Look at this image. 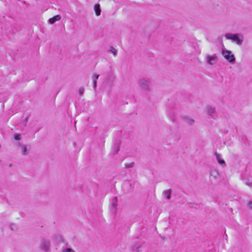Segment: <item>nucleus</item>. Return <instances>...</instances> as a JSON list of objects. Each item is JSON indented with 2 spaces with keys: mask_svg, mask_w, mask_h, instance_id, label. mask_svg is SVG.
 <instances>
[{
  "mask_svg": "<svg viewBox=\"0 0 252 252\" xmlns=\"http://www.w3.org/2000/svg\"><path fill=\"white\" fill-rule=\"evenodd\" d=\"M227 39H231L235 42L238 45H241L243 41V37L242 35L238 33H227L225 35Z\"/></svg>",
  "mask_w": 252,
  "mask_h": 252,
  "instance_id": "f257e3e1",
  "label": "nucleus"
},
{
  "mask_svg": "<svg viewBox=\"0 0 252 252\" xmlns=\"http://www.w3.org/2000/svg\"><path fill=\"white\" fill-rule=\"evenodd\" d=\"M211 174L212 176H214L215 177H216L218 175V173L216 170L212 171Z\"/></svg>",
  "mask_w": 252,
  "mask_h": 252,
  "instance_id": "a211bd4d",
  "label": "nucleus"
},
{
  "mask_svg": "<svg viewBox=\"0 0 252 252\" xmlns=\"http://www.w3.org/2000/svg\"><path fill=\"white\" fill-rule=\"evenodd\" d=\"M215 156L218 162L220 165H222L223 166H225L226 165L225 162L223 159L221 158L220 156L217 153H215Z\"/></svg>",
  "mask_w": 252,
  "mask_h": 252,
  "instance_id": "0eeeda50",
  "label": "nucleus"
},
{
  "mask_svg": "<svg viewBox=\"0 0 252 252\" xmlns=\"http://www.w3.org/2000/svg\"><path fill=\"white\" fill-rule=\"evenodd\" d=\"M117 202H118L117 198L115 197L114 199H113L112 202H111V211L112 212H113L114 213H115L116 212Z\"/></svg>",
  "mask_w": 252,
  "mask_h": 252,
  "instance_id": "423d86ee",
  "label": "nucleus"
},
{
  "mask_svg": "<svg viewBox=\"0 0 252 252\" xmlns=\"http://www.w3.org/2000/svg\"><path fill=\"white\" fill-rule=\"evenodd\" d=\"M222 54L224 58L226 60H227L229 63H235V57L233 54H232V53L230 51L223 50Z\"/></svg>",
  "mask_w": 252,
  "mask_h": 252,
  "instance_id": "7ed1b4c3",
  "label": "nucleus"
},
{
  "mask_svg": "<svg viewBox=\"0 0 252 252\" xmlns=\"http://www.w3.org/2000/svg\"><path fill=\"white\" fill-rule=\"evenodd\" d=\"M61 19V16L59 15H57L52 18H50L48 21L51 24H53L56 21H60Z\"/></svg>",
  "mask_w": 252,
  "mask_h": 252,
  "instance_id": "6e6552de",
  "label": "nucleus"
},
{
  "mask_svg": "<svg viewBox=\"0 0 252 252\" xmlns=\"http://www.w3.org/2000/svg\"><path fill=\"white\" fill-rule=\"evenodd\" d=\"M63 252H75L73 249L71 248H67L63 251Z\"/></svg>",
  "mask_w": 252,
  "mask_h": 252,
  "instance_id": "aec40b11",
  "label": "nucleus"
},
{
  "mask_svg": "<svg viewBox=\"0 0 252 252\" xmlns=\"http://www.w3.org/2000/svg\"><path fill=\"white\" fill-rule=\"evenodd\" d=\"M110 51L114 55V56H117V51L113 47H110Z\"/></svg>",
  "mask_w": 252,
  "mask_h": 252,
  "instance_id": "dca6fc26",
  "label": "nucleus"
},
{
  "mask_svg": "<svg viewBox=\"0 0 252 252\" xmlns=\"http://www.w3.org/2000/svg\"><path fill=\"white\" fill-rule=\"evenodd\" d=\"M94 9L96 16H99L101 13V9L99 4H95L94 6Z\"/></svg>",
  "mask_w": 252,
  "mask_h": 252,
  "instance_id": "1a4fd4ad",
  "label": "nucleus"
},
{
  "mask_svg": "<svg viewBox=\"0 0 252 252\" xmlns=\"http://www.w3.org/2000/svg\"><path fill=\"white\" fill-rule=\"evenodd\" d=\"M21 150L23 152L24 155H27L28 153L26 145H23L21 147Z\"/></svg>",
  "mask_w": 252,
  "mask_h": 252,
  "instance_id": "4468645a",
  "label": "nucleus"
},
{
  "mask_svg": "<svg viewBox=\"0 0 252 252\" xmlns=\"http://www.w3.org/2000/svg\"><path fill=\"white\" fill-rule=\"evenodd\" d=\"M247 185H248V186H251L250 184H248Z\"/></svg>",
  "mask_w": 252,
  "mask_h": 252,
  "instance_id": "b1692460",
  "label": "nucleus"
},
{
  "mask_svg": "<svg viewBox=\"0 0 252 252\" xmlns=\"http://www.w3.org/2000/svg\"><path fill=\"white\" fill-rule=\"evenodd\" d=\"M21 138V135L20 134H16L14 135V139L16 140H19Z\"/></svg>",
  "mask_w": 252,
  "mask_h": 252,
  "instance_id": "6ab92c4d",
  "label": "nucleus"
},
{
  "mask_svg": "<svg viewBox=\"0 0 252 252\" xmlns=\"http://www.w3.org/2000/svg\"><path fill=\"white\" fill-rule=\"evenodd\" d=\"M10 227L11 229L12 230H14L17 229V227H16V225L14 224H11L10 225Z\"/></svg>",
  "mask_w": 252,
  "mask_h": 252,
  "instance_id": "412c9836",
  "label": "nucleus"
},
{
  "mask_svg": "<svg viewBox=\"0 0 252 252\" xmlns=\"http://www.w3.org/2000/svg\"><path fill=\"white\" fill-rule=\"evenodd\" d=\"M248 207L252 210V201H249L248 203Z\"/></svg>",
  "mask_w": 252,
  "mask_h": 252,
  "instance_id": "5701e85b",
  "label": "nucleus"
},
{
  "mask_svg": "<svg viewBox=\"0 0 252 252\" xmlns=\"http://www.w3.org/2000/svg\"><path fill=\"white\" fill-rule=\"evenodd\" d=\"M99 75L98 74H93L92 80L94 84V88L95 89L96 87L97 81L96 80L98 78Z\"/></svg>",
  "mask_w": 252,
  "mask_h": 252,
  "instance_id": "f8f14e48",
  "label": "nucleus"
},
{
  "mask_svg": "<svg viewBox=\"0 0 252 252\" xmlns=\"http://www.w3.org/2000/svg\"><path fill=\"white\" fill-rule=\"evenodd\" d=\"M113 151L114 154H116L119 150V146L118 144H115L113 148Z\"/></svg>",
  "mask_w": 252,
  "mask_h": 252,
  "instance_id": "2eb2a0df",
  "label": "nucleus"
},
{
  "mask_svg": "<svg viewBox=\"0 0 252 252\" xmlns=\"http://www.w3.org/2000/svg\"><path fill=\"white\" fill-rule=\"evenodd\" d=\"M84 90L83 88H80L79 89V94L80 95H82L84 93Z\"/></svg>",
  "mask_w": 252,
  "mask_h": 252,
  "instance_id": "4be33fe9",
  "label": "nucleus"
},
{
  "mask_svg": "<svg viewBox=\"0 0 252 252\" xmlns=\"http://www.w3.org/2000/svg\"><path fill=\"white\" fill-rule=\"evenodd\" d=\"M133 166H134V163L133 162L128 163L125 164V167L126 168H131Z\"/></svg>",
  "mask_w": 252,
  "mask_h": 252,
  "instance_id": "f3484780",
  "label": "nucleus"
},
{
  "mask_svg": "<svg viewBox=\"0 0 252 252\" xmlns=\"http://www.w3.org/2000/svg\"><path fill=\"white\" fill-rule=\"evenodd\" d=\"M215 113V108L213 107L209 106L207 107V113L210 116H213Z\"/></svg>",
  "mask_w": 252,
  "mask_h": 252,
  "instance_id": "9d476101",
  "label": "nucleus"
},
{
  "mask_svg": "<svg viewBox=\"0 0 252 252\" xmlns=\"http://www.w3.org/2000/svg\"><path fill=\"white\" fill-rule=\"evenodd\" d=\"M50 242L48 240L41 238L40 240V247L45 252H48L50 249Z\"/></svg>",
  "mask_w": 252,
  "mask_h": 252,
  "instance_id": "20e7f679",
  "label": "nucleus"
},
{
  "mask_svg": "<svg viewBox=\"0 0 252 252\" xmlns=\"http://www.w3.org/2000/svg\"><path fill=\"white\" fill-rule=\"evenodd\" d=\"M206 62L210 65H213L216 64L218 61V58L216 55H207L205 57Z\"/></svg>",
  "mask_w": 252,
  "mask_h": 252,
  "instance_id": "39448f33",
  "label": "nucleus"
},
{
  "mask_svg": "<svg viewBox=\"0 0 252 252\" xmlns=\"http://www.w3.org/2000/svg\"><path fill=\"white\" fill-rule=\"evenodd\" d=\"M171 191L170 189L165 190L164 192V194L165 197L167 199H170L171 198Z\"/></svg>",
  "mask_w": 252,
  "mask_h": 252,
  "instance_id": "ddd939ff",
  "label": "nucleus"
},
{
  "mask_svg": "<svg viewBox=\"0 0 252 252\" xmlns=\"http://www.w3.org/2000/svg\"><path fill=\"white\" fill-rule=\"evenodd\" d=\"M184 121L185 122L189 125H192L194 124V120L190 119L189 118L185 117L183 118Z\"/></svg>",
  "mask_w": 252,
  "mask_h": 252,
  "instance_id": "9b49d317",
  "label": "nucleus"
},
{
  "mask_svg": "<svg viewBox=\"0 0 252 252\" xmlns=\"http://www.w3.org/2000/svg\"><path fill=\"white\" fill-rule=\"evenodd\" d=\"M138 84L140 89L144 92H149L151 89V82L145 79L141 78L138 80Z\"/></svg>",
  "mask_w": 252,
  "mask_h": 252,
  "instance_id": "f03ea898",
  "label": "nucleus"
}]
</instances>
